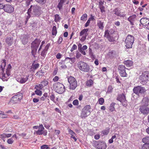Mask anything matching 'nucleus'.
Listing matches in <instances>:
<instances>
[{"instance_id": "nucleus-1", "label": "nucleus", "mask_w": 149, "mask_h": 149, "mask_svg": "<svg viewBox=\"0 0 149 149\" xmlns=\"http://www.w3.org/2000/svg\"><path fill=\"white\" fill-rule=\"evenodd\" d=\"M28 10V13L34 15L38 16L41 14V7L38 5H32Z\"/></svg>"}, {"instance_id": "nucleus-2", "label": "nucleus", "mask_w": 149, "mask_h": 149, "mask_svg": "<svg viewBox=\"0 0 149 149\" xmlns=\"http://www.w3.org/2000/svg\"><path fill=\"white\" fill-rule=\"evenodd\" d=\"M79 69L84 72H88L90 70V66L86 63L82 61H79L77 63Z\"/></svg>"}, {"instance_id": "nucleus-3", "label": "nucleus", "mask_w": 149, "mask_h": 149, "mask_svg": "<svg viewBox=\"0 0 149 149\" xmlns=\"http://www.w3.org/2000/svg\"><path fill=\"white\" fill-rule=\"evenodd\" d=\"M139 79L141 80L140 83L143 85L147 83L149 79V72L147 71L143 72L142 74L139 77Z\"/></svg>"}, {"instance_id": "nucleus-4", "label": "nucleus", "mask_w": 149, "mask_h": 149, "mask_svg": "<svg viewBox=\"0 0 149 149\" xmlns=\"http://www.w3.org/2000/svg\"><path fill=\"white\" fill-rule=\"evenodd\" d=\"M134 41V37L130 35H128L125 40L127 48H130L132 47V45Z\"/></svg>"}, {"instance_id": "nucleus-5", "label": "nucleus", "mask_w": 149, "mask_h": 149, "mask_svg": "<svg viewBox=\"0 0 149 149\" xmlns=\"http://www.w3.org/2000/svg\"><path fill=\"white\" fill-rule=\"evenodd\" d=\"M68 81L70 84L69 88L72 90L75 89L77 86L76 79L73 77L70 76L68 78Z\"/></svg>"}, {"instance_id": "nucleus-6", "label": "nucleus", "mask_w": 149, "mask_h": 149, "mask_svg": "<svg viewBox=\"0 0 149 149\" xmlns=\"http://www.w3.org/2000/svg\"><path fill=\"white\" fill-rule=\"evenodd\" d=\"M22 93H18L17 95H14L12 97L10 101V102L13 104L19 102L22 99Z\"/></svg>"}, {"instance_id": "nucleus-7", "label": "nucleus", "mask_w": 149, "mask_h": 149, "mask_svg": "<svg viewBox=\"0 0 149 149\" xmlns=\"http://www.w3.org/2000/svg\"><path fill=\"white\" fill-rule=\"evenodd\" d=\"M146 90L144 87L141 86L134 87L133 89L134 93L138 95L144 94Z\"/></svg>"}, {"instance_id": "nucleus-8", "label": "nucleus", "mask_w": 149, "mask_h": 149, "mask_svg": "<svg viewBox=\"0 0 149 149\" xmlns=\"http://www.w3.org/2000/svg\"><path fill=\"white\" fill-rule=\"evenodd\" d=\"M91 108L90 105H86L82 110L80 117L83 118L87 117L91 113L89 109Z\"/></svg>"}, {"instance_id": "nucleus-9", "label": "nucleus", "mask_w": 149, "mask_h": 149, "mask_svg": "<svg viewBox=\"0 0 149 149\" xmlns=\"http://www.w3.org/2000/svg\"><path fill=\"white\" fill-rule=\"evenodd\" d=\"M55 86L57 93L61 94L65 91V87L61 83L58 82L55 84Z\"/></svg>"}, {"instance_id": "nucleus-10", "label": "nucleus", "mask_w": 149, "mask_h": 149, "mask_svg": "<svg viewBox=\"0 0 149 149\" xmlns=\"http://www.w3.org/2000/svg\"><path fill=\"white\" fill-rule=\"evenodd\" d=\"M126 68L125 67L122 65H120L118 67V69L119 71V73L120 75L123 77H125L127 75V74L125 72Z\"/></svg>"}, {"instance_id": "nucleus-11", "label": "nucleus", "mask_w": 149, "mask_h": 149, "mask_svg": "<svg viewBox=\"0 0 149 149\" xmlns=\"http://www.w3.org/2000/svg\"><path fill=\"white\" fill-rule=\"evenodd\" d=\"M41 41L40 39H36L31 43V48L38 49L40 44Z\"/></svg>"}, {"instance_id": "nucleus-12", "label": "nucleus", "mask_w": 149, "mask_h": 149, "mask_svg": "<svg viewBox=\"0 0 149 149\" xmlns=\"http://www.w3.org/2000/svg\"><path fill=\"white\" fill-rule=\"evenodd\" d=\"M139 110L144 115H147L149 113V107L146 106H140Z\"/></svg>"}, {"instance_id": "nucleus-13", "label": "nucleus", "mask_w": 149, "mask_h": 149, "mask_svg": "<svg viewBox=\"0 0 149 149\" xmlns=\"http://www.w3.org/2000/svg\"><path fill=\"white\" fill-rule=\"evenodd\" d=\"M13 7L10 4H6L5 5L4 10L6 12L11 13L14 11Z\"/></svg>"}, {"instance_id": "nucleus-14", "label": "nucleus", "mask_w": 149, "mask_h": 149, "mask_svg": "<svg viewBox=\"0 0 149 149\" xmlns=\"http://www.w3.org/2000/svg\"><path fill=\"white\" fill-rule=\"evenodd\" d=\"M6 60H3L0 67V74L3 75V77H5V74H4V70L6 65Z\"/></svg>"}, {"instance_id": "nucleus-15", "label": "nucleus", "mask_w": 149, "mask_h": 149, "mask_svg": "<svg viewBox=\"0 0 149 149\" xmlns=\"http://www.w3.org/2000/svg\"><path fill=\"white\" fill-rule=\"evenodd\" d=\"M6 42L10 46L13 42V36H7L6 38Z\"/></svg>"}, {"instance_id": "nucleus-16", "label": "nucleus", "mask_w": 149, "mask_h": 149, "mask_svg": "<svg viewBox=\"0 0 149 149\" xmlns=\"http://www.w3.org/2000/svg\"><path fill=\"white\" fill-rule=\"evenodd\" d=\"M50 45L49 43H48L45 47V49L42 51L41 55L42 56L45 58L47 53L48 50Z\"/></svg>"}, {"instance_id": "nucleus-17", "label": "nucleus", "mask_w": 149, "mask_h": 149, "mask_svg": "<svg viewBox=\"0 0 149 149\" xmlns=\"http://www.w3.org/2000/svg\"><path fill=\"white\" fill-rule=\"evenodd\" d=\"M113 12L114 14L120 17H124L125 16L124 14H120V10L118 8H116L113 10Z\"/></svg>"}, {"instance_id": "nucleus-18", "label": "nucleus", "mask_w": 149, "mask_h": 149, "mask_svg": "<svg viewBox=\"0 0 149 149\" xmlns=\"http://www.w3.org/2000/svg\"><path fill=\"white\" fill-rule=\"evenodd\" d=\"M126 97L125 95L123 93L118 95L117 98V100L122 102L123 101H126Z\"/></svg>"}, {"instance_id": "nucleus-19", "label": "nucleus", "mask_w": 149, "mask_h": 149, "mask_svg": "<svg viewBox=\"0 0 149 149\" xmlns=\"http://www.w3.org/2000/svg\"><path fill=\"white\" fill-rule=\"evenodd\" d=\"M142 106H147L149 105V99L148 97H144L142 101Z\"/></svg>"}, {"instance_id": "nucleus-20", "label": "nucleus", "mask_w": 149, "mask_h": 149, "mask_svg": "<svg viewBox=\"0 0 149 149\" xmlns=\"http://www.w3.org/2000/svg\"><path fill=\"white\" fill-rule=\"evenodd\" d=\"M29 76H26L25 77L21 78L18 79L17 81L21 84H23L25 83L28 79Z\"/></svg>"}, {"instance_id": "nucleus-21", "label": "nucleus", "mask_w": 149, "mask_h": 149, "mask_svg": "<svg viewBox=\"0 0 149 149\" xmlns=\"http://www.w3.org/2000/svg\"><path fill=\"white\" fill-rule=\"evenodd\" d=\"M149 22V19L146 18H141L140 20V22L143 26H145Z\"/></svg>"}, {"instance_id": "nucleus-22", "label": "nucleus", "mask_w": 149, "mask_h": 149, "mask_svg": "<svg viewBox=\"0 0 149 149\" xmlns=\"http://www.w3.org/2000/svg\"><path fill=\"white\" fill-rule=\"evenodd\" d=\"M28 36L26 35H24L23 36L22 38H21V41L22 42V43L25 45L28 42Z\"/></svg>"}, {"instance_id": "nucleus-23", "label": "nucleus", "mask_w": 149, "mask_h": 149, "mask_svg": "<svg viewBox=\"0 0 149 149\" xmlns=\"http://www.w3.org/2000/svg\"><path fill=\"white\" fill-rule=\"evenodd\" d=\"M45 73V72L44 70H41L37 72L36 74V76H38L40 78H41L44 76Z\"/></svg>"}, {"instance_id": "nucleus-24", "label": "nucleus", "mask_w": 149, "mask_h": 149, "mask_svg": "<svg viewBox=\"0 0 149 149\" xmlns=\"http://www.w3.org/2000/svg\"><path fill=\"white\" fill-rule=\"evenodd\" d=\"M88 31V29H84L81 31L80 34V36H82L83 35H84V36H87L88 35L87 32Z\"/></svg>"}, {"instance_id": "nucleus-25", "label": "nucleus", "mask_w": 149, "mask_h": 149, "mask_svg": "<svg viewBox=\"0 0 149 149\" xmlns=\"http://www.w3.org/2000/svg\"><path fill=\"white\" fill-rule=\"evenodd\" d=\"M124 63L127 67L131 66L133 65V62L132 61L129 60L125 61L124 62Z\"/></svg>"}, {"instance_id": "nucleus-26", "label": "nucleus", "mask_w": 149, "mask_h": 149, "mask_svg": "<svg viewBox=\"0 0 149 149\" xmlns=\"http://www.w3.org/2000/svg\"><path fill=\"white\" fill-rule=\"evenodd\" d=\"M104 22H102L101 21L99 20L98 21L97 23V25L99 28L100 29L102 30L104 27L103 25Z\"/></svg>"}, {"instance_id": "nucleus-27", "label": "nucleus", "mask_w": 149, "mask_h": 149, "mask_svg": "<svg viewBox=\"0 0 149 149\" xmlns=\"http://www.w3.org/2000/svg\"><path fill=\"white\" fill-rule=\"evenodd\" d=\"M98 146V148L100 149H105L107 147L106 144L104 142H101Z\"/></svg>"}, {"instance_id": "nucleus-28", "label": "nucleus", "mask_w": 149, "mask_h": 149, "mask_svg": "<svg viewBox=\"0 0 149 149\" xmlns=\"http://www.w3.org/2000/svg\"><path fill=\"white\" fill-rule=\"evenodd\" d=\"M115 103L114 102H112L109 107V110L111 112L115 110Z\"/></svg>"}, {"instance_id": "nucleus-29", "label": "nucleus", "mask_w": 149, "mask_h": 149, "mask_svg": "<svg viewBox=\"0 0 149 149\" xmlns=\"http://www.w3.org/2000/svg\"><path fill=\"white\" fill-rule=\"evenodd\" d=\"M11 68V66L10 64H9L8 66L6 71V74L8 76L10 75V69Z\"/></svg>"}, {"instance_id": "nucleus-30", "label": "nucleus", "mask_w": 149, "mask_h": 149, "mask_svg": "<svg viewBox=\"0 0 149 149\" xmlns=\"http://www.w3.org/2000/svg\"><path fill=\"white\" fill-rule=\"evenodd\" d=\"M142 142L144 144H149V137H146L142 139Z\"/></svg>"}, {"instance_id": "nucleus-31", "label": "nucleus", "mask_w": 149, "mask_h": 149, "mask_svg": "<svg viewBox=\"0 0 149 149\" xmlns=\"http://www.w3.org/2000/svg\"><path fill=\"white\" fill-rule=\"evenodd\" d=\"M35 1L39 4L41 5H44L46 2L47 0H35Z\"/></svg>"}, {"instance_id": "nucleus-32", "label": "nucleus", "mask_w": 149, "mask_h": 149, "mask_svg": "<svg viewBox=\"0 0 149 149\" xmlns=\"http://www.w3.org/2000/svg\"><path fill=\"white\" fill-rule=\"evenodd\" d=\"M56 27L55 26H54L52 30V35L53 36H56L57 33Z\"/></svg>"}, {"instance_id": "nucleus-33", "label": "nucleus", "mask_w": 149, "mask_h": 149, "mask_svg": "<svg viewBox=\"0 0 149 149\" xmlns=\"http://www.w3.org/2000/svg\"><path fill=\"white\" fill-rule=\"evenodd\" d=\"M75 58L66 57L64 61H66L67 60H69V61H71L72 63H74L75 61Z\"/></svg>"}, {"instance_id": "nucleus-34", "label": "nucleus", "mask_w": 149, "mask_h": 149, "mask_svg": "<svg viewBox=\"0 0 149 149\" xmlns=\"http://www.w3.org/2000/svg\"><path fill=\"white\" fill-rule=\"evenodd\" d=\"M0 117L2 118H6L8 117L7 115L3 113V112L0 111Z\"/></svg>"}, {"instance_id": "nucleus-35", "label": "nucleus", "mask_w": 149, "mask_h": 149, "mask_svg": "<svg viewBox=\"0 0 149 149\" xmlns=\"http://www.w3.org/2000/svg\"><path fill=\"white\" fill-rule=\"evenodd\" d=\"M31 53L32 55L35 57V55L36 54L37 49H36L31 48Z\"/></svg>"}, {"instance_id": "nucleus-36", "label": "nucleus", "mask_w": 149, "mask_h": 149, "mask_svg": "<svg viewBox=\"0 0 149 149\" xmlns=\"http://www.w3.org/2000/svg\"><path fill=\"white\" fill-rule=\"evenodd\" d=\"M55 22L59 21L61 19V18L59 17V15L57 14L55 15Z\"/></svg>"}, {"instance_id": "nucleus-37", "label": "nucleus", "mask_w": 149, "mask_h": 149, "mask_svg": "<svg viewBox=\"0 0 149 149\" xmlns=\"http://www.w3.org/2000/svg\"><path fill=\"white\" fill-rule=\"evenodd\" d=\"M93 84V81L92 79H90L86 83V85L87 86H90L92 85Z\"/></svg>"}, {"instance_id": "nucleus-38", "label": "nucleus", "mask_w": 149, "mask_h": 149, "mask_svg": "<svg viewBox=\"0 0 149 149\" xmlns=\"http://www.w3.org/2000/svg\"><path fill=\"white\" fill-rule=\"evenodd\" d=\"M99 7L102 13L105 11V8L103 5L99 6Z\"/></svg>"}, {"instance_id": "nucleus-39", "label": "nucleus", "mask_w": 149, "mask_h": 149, "mask_svg": "<svg viewBox=\"0 0 149 149\" xmlns=\"http://www.w3.org/2000/svg\"><path fill=\"white\" fill-rule=\"evenodd\" d=\"M142 149H149V144H144L142 146Z\"/></svg>"}, {"instance_id": "nucleus-40", "label": "nucleus", "mask_w": 149, "mask_h": 149, "mask_svg": "<svg viewBox=\"0 0 149 149\" xmlns=\"http://www.w3.org/2000/svg\"><path fill=\"white\" fill-rule=\"evenodd\" d=\"M136 15H133L132 16H131L129 18H128V20H132V21H134V19L136 18Z\"/></svg>"}, {"instance_id": "nucleus-41", "label": "nucleus", "mask_w": 149, "mask_h": 149, "mask_svg": "<svg viewBox=\"0 0 149 149\" xmlns=\"http://www.w3.org/2000/svg\"><path fill=\"white\" fill-rule=\"evenodd\" d=\"M87 17V15L86 14H84L81 18V20L84 21L86 20Z\"/></svg>"}, {"instance_id": "nucleus-42", "label": "nucleus", "mask_w": 149, "mask_h": 149, "mask_svg": "<svg viewBox=\"0 0 149 149\" xmlns=\"http://www.w3.org/2000/svg\"><path fill=\"white\" fill-rule=\"evenodd\" d=\"M35 92L36 94L38 95H40L42 94V91L36 89Z\"/></svg>"}, {"instance_id": "nucleus-43", "label": "nucleus", "mask_w": 149, "mask_h": 149, "mask_svg": "<svg viewBox=\"0 0 149 149\" xmlns=\"http://www.w3.org/2000/svg\"><path fill=\"white\" fill-rule=\"evenodd\" d=\"M41 83L42 84L43 86H47L48 83V81L46 80H44L41 82Z\"/></svg>"}, {"instance_id": "nucleus-44", "label": "nucleus", "mask_w": 149, "mask_h": 149, "mask_svg": "<svg viewBox=\"0 0 149 149\" xmlns=\"http://www.w3.org/2000/svg\"><path fill=\"white\" fill-rule=\"evenodd\" d=\"M68 132L69 134L71 135H76L75 133L72 130H71L70 129L68 128Z\"/></svg>"}, {"instance_id": "nucleus-45", "label": "nucleus", "mask_w": 149, "mask_h": 149, "mask_svg": "<svg viewBox=\"0 0 149 149\" xmlns=\"http://www.w3.org/2000/svg\"><path fill=\"white\" fill-rule=\"evenodd\" d=\"M102 132L104 135H107L109 132V129H108L107 130H104Z\"/></svg>"}, {"instance_id": "nucleus-46", "label": "nucleus", "mask_w": 149, "mask_h": 149, "mask_svg": "<svg viewBox=\"0 0 149 149\" xmlns=\"http://www.w3.org/2000/svg\"><path fill=\"white\" fill-rule=\"evenodd\" d=\"M98 101L100 104L102 105L104 102V100L103 98H100L99 99Z\"/></svg>"}, {"instance_id": "nucleus-47", "label": "nucleus", "mask_w": 149, "mask_h": 149, "mask_svg": "<svg viewBox=\"0 0 149 149\" xmlns=\"http://www.w3.org/2000/svg\"><path fill=\"white\" fill-rule=\"evenodd\" d=\"M104 36L107 38L110 36L109 31L108 30H106L105 32Z\"/></svg>"}, {"instance_id": "nucleus-48", "label": "nucleus", "mask_w": 149, "mask_h": 149, "mask_svg": "<svg viewBox=\"0 0 149 149\" xmlns=\"http://www.w3.org/2000/svg\"><path fill=\"white\" fill-rule=\"evenodd\" d=\"M55 96L54 94H52L50 96V99L54 102L56 103L55 101Z\"/></svg>"}, {"instance_id": "nucleus-49", "label": "nucleus", "mask_w": 149, "mask_h": 149, "mask_svg": "<svg viewBox=\"0 0 149 149\" xmlns=\"http://www.w3.org/2000/svg\"><path fill=\"white\" fill-rule=\"evenodd\" d=\"M43 130L39 129L36 132V133L37 134L40 135L42 134V132Z\"/></svg>"}, {"instance_id": "nucleus-50", "label": "nucleus", "mask_w": 149, "mask_h": 149, "mask_svg": "<svg viewBox=\"0 0 149 149\" xmlns=\"http://www.w3.org/2000/svg\"><path fill=\"white\" fill-rule=\"evenodd\" d=\"M43 87V86L42 84H39L38 85H36V88H38L40 90L42 89Z\"/></svg>"}, {"instance_id": "nucleus-51", "label": "nucleus", "mask_w": 149, "mask_h": 149, "mask_svg": "<svg viewBox=\"0 0 149 149\" xmlns=\"http://www.w3.org/2000/svg\"><path fill=\"white\" fill-rule=\"evenodd\" d=\"M41 149H48L49 148L47 145H44L41 146Z\"/></svg>"}, {"instance_id": "nucleus-52", "label": "nucleus", "mask_w": 149, "mask_h": 149, "mask_svg": "<svg viewBox=\"0 0 149 149\" xmlns=\"http://www.w3.org/2000/svg\"><path fill=\"white\" fill-rule=\"evenodd\" d=\"M120 102L122 103L123 106L124 107H126L127 106V101L126 100V101H123L122 102Z\"/></svg>"}, {"instance_id": "nucleus-53", "label": "nucleus", "mask_w": 149, "mask_h": 149, "mask_svg": "<svg viewBox=\"0 0 149 149\" xmlns=\"http://www.w3.org/2000/svg\"><path fill=\"white\" fill-rule=\"evenodd\" d=\"M39 65L38 63L33 64V68L34 69H36L39 67Z\"/></svg>"}, {"instance_id": "nucleus-54", "label": "nucleus", "mask_w": 149, "mask_h": 149, "mask_svg": "<svg viewBox=\"0 0 149 149\" xmlns=\"http://www.w3.org/2000/svg\"><path fill=\"white\" fill-rule=\"evenodd\" d=\"M14 141V140L12 138L8 139L7 141L8 143L10 144H12Z\"/></svg>"}, {"instance_id": "nucleus-55", "label": "nucleus", "mask_w": 149, "mask_h": 149, "mask_svg": "<svg viewBox=\"0 0 149 149\" xmlns=\"http://www.w3.org/2000/svg\"><path fill=\"white\" fill-rule=\"evenodd\" d=\"M77 48V46L75 44L73 45L70 50L71 52H72L74 50H76Z\"/></svg>"}, {"instance_id": "nucleus-56", "label": "nucleus", "mask_w": 149, "mask_h": 149, "mask_svg": "<svg viewBox=\"0 0 149 149\" xmlns=\"http://www.w3.org/2000/svg\"><path fill=\"white\" fill-rule=\"evenodd\" d=\"M113 89V88L111 86H109L108 87L107 92L108 93L111 92L112 91Z\"/></svg>"}, {"instance_id": "nucleus-57", "label": "nucleus", "mask_w": 149, "mask_h": 149, "mask_svg": "<svg viewBox=\"0 0 149 149\" xmlns=\"http://www.w3.org/2000/svg\"><path fill=\"white\" fill-rule=\"evenodd\" d=\"M45 43V42L44 41H42V42L41 45L40 46L38 50V53L39 52V51L41 50L42 47L43 45Z\"/></svg>"}, {"instance_id": "nucleus-58", "label": "nucleus", "mask_w": 149, "mask_h": 149, "mask_svg": "<svg viewBox=\"0 0 149 149\" xmlns=\"http://www.w3.org/2000/svg\"><path fill=\"white\" fill-rule=\"evenodd\" d=\"M88 53L91 56H93V53L92 52V49L91 48H89L88 50Z\"/></svg>"}, {"instance_id": "nucleus-59", "label": "nucleus", "mask_w": 149, "mask_h": 149, "mask_svg": "<svg viewBox=\"0 0 149 149\" xmlns=\"http://www.w3.org/2000/svg\"><path fill=\"white\" fill-rule=\"evenodd\" d=\"M78 101L77 100H75L73 102V104L74 105H77L78 104Z\"/></svg>"}, {"instance_id": "nucleus-60", "label": "nucleus", "mask_w": 149, "mask_h": 149, "mask_svg": "<svg viewBox=\"0 0 149 149\" xmlns=\"http://www.w3.org/2000/svg\"><path fill=\"white\" fill-rule=\"evenodd\" d=\"M63 5L59 3L58 6L57 7L58 8L59 10H61L62 8Z\"/></svg>"}, {"instance_id": "nucleus-61", "label": "nucleus", "mask_w": 149, "mask_h": 149, "mask_svg": "<svg viewBox=\"0 0 149 149\" xmlns=\"http://www.w3.org/2000/svg\"><path fill=\"white\" fill-rule=\"evenodd\" d=\"M59 78L58 76H55L53 79V80L54 82L57 81L59 79Z\"/></svg>"}, {"instance_id": "nucleus-62", "label": "nucleus", "mask_w": 149, "mask_h": 149, "mask_svg": "<svg viewBox=\"0 0 149 149\" xmlns=\"http://www.w3.org/2000/svg\"><path fill=\"white\" fill-rule=\"evenodd\" d=\"M107 38L108 39V40L110 42H113L114 41V38L112 37H111L110 36V37H109Z\"/></svg>"}, {"instance_id": "nucleus-63", "label": "nucleus", "mask_w": 149, "mask_h": 149, "mask_svg": "<svg viewBox=\"0 0 149 149\" xmlns=\"http://www.w3.org/2000/svg\"><path fill=\"white\" fill-rule=\"evenodd\" d=\"M0 138L3 140V139L6 138V134L3 133L0 135Z\"/></svg>"}, {"instance_id": "nucleus-64", "label": "nucleus", "mask_w": 149, "mask_h": 149, "mask_svg": "<svg viewBox=\"0 0 149 149\" xmlns=\"http://www.w3.org/2000/svg\"><path fill=\"white\" fill-rule=\"evenodd\" d=\"M62 55L60 53L57 54L56 56V58L58 59H60Z\"/></svg>"}]
</instances>
